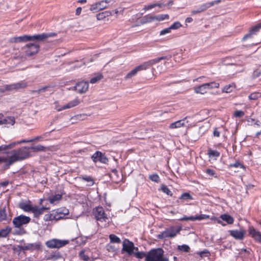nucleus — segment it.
Wrapping results in <instances>:
<instances>
[{"instance_id": "13", "label": "nucleus", "mask_w": 261, "mask_h": 261, "mask_svg": "<svg viewBox=\"0 0 261 261\" xmlns=\"http://www.w3.org/2000/svg\"><path fill=\"white\" fill-rule=\"evenodd\" d=\"M92 159L95 163L99 161L102 163L107 164L108 162V159L104 154L99 151H96L92 155Z\"/></svg>"}, {"instance_id": "59", "label": "nucleus", "mask_w": 261, "mask_h": 261, "mask_svg": "<svg viewBox=\"0 0 261 261\" xmlns=\"http://www.w3.org/2000/svg\"><path fill=\"white\" fill-rule=\"evenodd\" d=\"M76 119L79 120H84L86 117V115L84 114H80L74 116Z\"/></svg>"}, {"instance_id": "60", "label": "nucleus", "mask_w": 261, "mask_h": 261, "mask_svg": "<svg viewBox=\"0 0 261 261\" xmlns=\"http://www.w3.org/2000/svg\"><path fill=\"white\" fill-rule=\"evenodd\" d=\"M155 7V5L154 4H153L149 5L148 6H145L144 7V9L145 10H150L153 8H154Z\"/></svg>"}, {"instance_id": "32", "label": "nucleus", "mask_w": 261, "mask_h": 261, "mask_svg": "<svg viewBox=\"0 0 261 261\" xmlns=\"http://www.w3.org/2000/svg\"><path fill=\"white\" fill-rule=\"evenodd\" d=\"M208 154L210 158H215L216 159L220 156V152L217 150H213L211 149H209L208 150Z\"/></svg>"}, {"instance_id": "52", "label": "nucleus", "mask_w": 261, "mask_h": 261, "mask_svg": "<svg viewBox=\"0 0 261 261\" xmlns=\"http://www.w3.org/2000/svg\"><path fill=\"white\" fill-rule=\"evenodd\" d=\"M241 167V168H244V166L243 165H242L239 162L236 161L234 164H231L229 165V167Z\"/></svg>"}, {"instance_id": "28", "label": "nucleus", "mask_w": 261, "mask_h": 261, "mask_svg": "<svg viewBox=\"0 0 261 261\" xmlns=\"http://www.w3.org/2000/svg\"><path fill=\"white\" fill-rule=\"evenodd\" d=\"M220 218L223 220L226 221L228 224H231L234 221L233 218L230 215L227 214L221 215Z\"/></svg>"}, {"instance_id": "12", "label": "nucleus", "mask_w": 261, "mask_h": 261, "mask_svg": "<svg viewBox=\"0 0 261 261\" xmlns=\"http://www.w3.org/2000/svg\"><path fill=\"white\" fill-rule=\"evenodd\" d=\"M80 103V101L79 99L75 98L73 100L70 101L68 103L64 105L63 106H56V109L58 111H61L62 110L70 109L74 107H75L79 105Z\"/></svg>"}, {"instance_id": "22", "label": "nucleus", "mask_w": 261, "mask_h": 261, "mask_svg": "<svg viewBox=\"0 0 261 261\" xmlns=\"http://www.w3.org/2000/svg\"><path fill=\"white\" fill-rule=\"evenodd\" d=\"M221 2V0H216L214 1L211 2L206 3L205 4H204L200 6L199 7V9L201 11V12H203L205 11L208 8H210L211 7L213 6V5L215 4H218Z\"/></svg>"}, {"instance_id": "27", "label": "nucleus", "mask_w": 261, "mask_h": 261, "mask_svg": "<svg viewBox=\"0 0 261 261\" xmlns=\"http://www.w3.org/2000/svg\"><path fill=\"white\" fill-rule=\"evenodd\" d=\"M79 178L87 181L88 182L87 186H91L94 185V180L91 176L87 175H81L79 177Z\"/></svg>"}, {"instance_id": "11", "label": "nucleus", "mask_w": 261, "mask_h": 261, "mask_svg": "<svg viewBox=\"0 0 261 261\" xmlns=\"http://www.w3.org/2000/svg\"><path fill=\"white\" fill-rule=\"evenodd\" d=\"M89 88V83L88 82H80L77 83L73 88V89L77 92L82 94L87 92Z\"/></svg>"}, {"instance_id": "20", "label": "nucleus", "mask_w": 261, "mask_h": 261, "mask_svg": "<svg viewBox=\"0 0 261 261\" xmlns=\"http://www.w3.org/2000/svg\"><path fill=\"white\" fill-rule=\"evenodd\" d=\"M18 205L19 208L27 212H31L33 207V206L30 200L21 201L19 203Z\"/></svg>"}, {"instance_id": "23", "label": "nucleus", "mask_w": 261, "mask_h": 261, "mask_svg": "<svg viewBox=\"0 0 261 261\" xmlns=\"http://www.w3.org/2000/svg\"><path fill=\"white\" fill-rule=\"evenodd\" d=\"M15 123L14 118L13 117H7L3 119L0 120V125L10 124L13 125Z\"/></svg>"}, {"instance_id": "54", "label": "nucleus", "mask_w": 261, "mask_h": 261, "mask_svg": "<svg viewBox=\"0 0 261 261\" xmlns=\"http://www.w3.org/2000/svg\"><path fill=\"white\" fill-rule=\"evenodd\" d=\"M171 29L170 28H166L160 32V35H164L166 34L169 33L171 32Z\"/></svg>"}, {"instance_id": "17", "label": "nucleus", "mask_w": 261, "mask_h": 261, "mask_svg": "<svg viewBox=\"0 0 261 261\" xmlns=\"http://www.w3.org/2000/svg\"><path fill=\"white\" fill-rule=\"evenodd\" d=\"M260 29H261V23L252 27L250 29L249 32L243 37L242 39L243 41H245L248 38H251L253 35L259 31Z\"/></svg>"}, {"instance_id": "35", "label": "nucleus", "mask_w": 261, "mask_h": 261, "mask_svg": "<svg viewBox=\"0 0 261 261\" xmlns=\"http://www.w3.org/2000/svg\"><path fill=\"white\" fill-rule=\"evenodd\" d=\"M61 217H59L58 218H56L55 216H53L51 214H47L44 215V220L45 221H51L53 220H58L61 218Z\"/></svg>"}, {"instance_id": "55", "label": "nucleus", "mask_w": 261, "mask_h": 261, "mask_svg": "<svg viewBox=\"0 0 261 261\" xmlns=\"http://www.w3.org/2000/svg\"><path fill=\"white\" fill-rule=\"evenodd\" d=\"M261 75V70H255L253 72V78H256Z\"/></svg>"}, {"instance_id": "53", "label": "nucleus", "mask_w": 261, "mask_h": 261, "mask_svg": "<svg viewBox=\"0 0 261 261\" xmlns=\"http://www.w3.org/2000/svg\"><path fill=\"white\" fill-rule=\"evenodd\" d=\"M231 91H232V88H231V86L230 85L226 86L222 89V92H225V93H230Z\"/></svg>"}, {"instance_id": "37", "label": "nucleus", "mask_w": 261, "mask_h": 261, "mask_svg": "<svg viewBox=\"0 0 261 261\" xmlns=\"http://www.w3.org/2000/svg\"><path fill=\"white\" fill-rule=\"evenodd\" d=\"M7 213L6 207H4L0 210V222L7 220Z\"/></svg>"}, {"instance_id": "24", "label": "nucleus", "mask_w": 261, "mask_h": 261, "mask_svg": "<svg viewBox=\"0 0 261 261\" xmlns=\"http://www.w3.org/2000/svg\"><path fill=\"white\" fill-rule=\"evenodd\" d=\"M14 90H15L14 84L11 85H5L3 88H0V93H3L7 91H11Z\"/></svg>"}, {"instance_id": "63", "label": "nucleus", "mask_w": 261, "mask_h": 261, "mask_svg": "<svg viewBox=\"0 0 261 261\" xmlns=\"http://www.w3.org/2000/svg\"><path fill=\"white\" fill-rule=\"evenodd\" d=\"M204 84V86H205L206 89H212V88H211V83H205Z\"/></svg>"}, {"instance_id": "58", "label": "nucleus", "mask_w": 261, "mask_h": 261, "mask_svg": "<svg viewBox=\"0 0 261 261\" xmlns=\"http://www.w3.org/2000/svg\"><path fill=\"white\" fill-rule=\"evenodd\" d=\"M211 88H217L219 87V84L216 83L215 82H211Z\"/></svg>"}, {"instance_id": "14", "label": "nucleus", "mask_w": 261, "mask_h": 261, "mask_svg": "<svg viewBox=\"0 0 261 261\" xmlns=\"http://www.w3.org/2000/svg\"><path fill=\"white\" fill-rule=\"evenodd\" d=\"M134 248V245L133 243L127 239H125L123 241L122 251L127 252L129 255H132L134 252V251H133Z\"/></svg>"}, {"instance_id": "41", "label": "nucleus", "mask_w": 261, "mask_h": 261, "mask_svg": "<svg viewBox=\"0 0 261 261\" xmlns=\"http://www.w3.org/2000/svg\"><path fill=\"white\" fill-rule=\"evenodd\" d=\"M161 190L163 192L166 193L168 195L172 196V193L171 191L169 190V189L165 185H162L161 187Z\"/></svg>"}, {"instance_id": "18", "label": "nucleus", "mask_w": 261, "mask_h": 261, "mask_svg": "<svg viewBox=\"0 0 261 261\" xmlns=\"http://www.w3.org/2000/svg\"><path fill=\"white\" fill-rule=\"evenodd\" d=\"M187 118L188 117H186L183 119L171 123L169 125V128L171 129H175L185 126L186 123L189 122L187 120Z\"/></svg>"}, {"instance_id": "5", "label": "nucleus", "mask_w": 261, "mask_h": 261, "mask_svg": "<svg viewBox=\"0 0 261 261\" xmlns=\"http://www.w3.org/2000/svg\"><path fill=\"white\" fill-rule=\"evenodd\" d=\"M181 230V227L175 229L174 227H171L161 233L158 236L160 239H163L166 238H174Z\"/></svg>"}, {"instance_id": "3", "label": "nucleus", "mask_w": 261, "mask_h": 261, "mask_svg": "<svg viewBox=\"0 0 261 261\" xmlns=\"http://www.w3.org/2000/svg\"><path fill=\"white\" fill-rule=\"evenodd\" d=\"M165 58V57H161L143 63L142 64L137 66L134 69L129 72L125 76V79L127 80L132 78L133 76L136 75L139 71L146 70L153 64L159 62Z\"/></svg>"}, {"instance_id": "61", "label": "nucleus", "mask_w": 261, "mask_h": 261, "mask_svg": "<svg viewBox=\"0 0 261 261\" xmlns=\"http://www.w3.org/2000/svg\"><path fill=\"white\" fill-rule=\"evenodd\" d=\"M32 142V140H31V139L30 140H22L19 142H15V145L16 144H20V143H29V142Z\"/></svg>"}, {"instance_id": "26", "label": "nucleus", "mask_w": 261, "mask_h": 261, "mask_svg": "<svg viewBox=\"0 0 261 261\" xmlns=\"http://www.w3.org/2000/svg\"><path fill=\"white\" fill-rule=\"evenodd\" d=\"M206 90L207 89L204 84L194 88V91L196 93L204 94L206 93Z\"/></svg>"}, {"instance_id": "8", "label": "nucleus", "mask_w": 261, "mask_h": 261, "mask_svg": "<svg viewBox=\"0 0 261 261\" xmlns=\"http://www.w3.org/2000/svg\"><path fill=\"white\" fill-rule=\"evenodd\" d=\"M39 48L40 46L39 44L35 43L27 44L23 48V49L27 56L31 57L37 54L39 51Z\"/></svg>"}, {"instance_id": "39", "label": "nucleus", "mask_w": 261, "mask_h": 261, "mask_svg": "<svg viewBox=\"0 0 261 261\" xmlns=\"http://www.w3.org/2000/svg\"><path fill=\"white\" fill-rule=\"evenodd\" d=\"M15 145V143H12L9 145H2L0 146V151L6 150L14 147Z\"/></svg>"}, {"instance_id": "21", "label": "nucleus", "mask_w": 261, "mask_h": 261, "mask_svg": "<svg viewBox=\"0 0 261 261\" xmlns=\"http://www.w3.org/2000/svg\"><path fill=\"white\" fill-rule=\"evenodd\" d=\"M48 209V208L44 206L39 208L37 206H33L31 212L34 214V217H38L43 213L44 210Z\"/></svg>"}, {"instance_id": "57", "label": "nucleus", "mask_w": 261, "mask_h": 261, "mask_svg": "<svg viewBox=\"0 0 261 261\" xmlns=\"http://www.w3.org/2000/svg\"><path fill=\"white\" fill-rule=\"evenodd\" d=\"M206 131V128L204 126L200 127L199 128V135L201 136Z\"/></svg>"}, {"instance_id": "36", "label": "nucleus", "mask_w": 261, "mask_h": 261, "mask_svg": "<svg viewBox=\"0 0 261 261\" xmlns=\"http://www.w3.org/2000/svg\"><path fill=\"white\" fill-rule=\"evenodd\" d=\"M45 147L41 145H38L36 146H32L30 148L34 152L44 151Z\"/></svg>"}, {"instance_id": "33", "label": "nucleus", "mask_w": 261, "mask_h": 261, "mask_svg": "<svg viewBox=\"0 0 261 261\" xmlns=\"http://www.w3.org/2000/svg\"><path fill=\"white\" fill-rule=\"evenodd\" d=\"M11 229L10 227H6L0 230V238L6 237L10 232Z\"/></svg>"}, {"instance_id": "42", "label": "nucleus", "mask_w": 261, "mask_h": 261, "mask_svg": "<svg viewBox=\"0 0 261 261\" xmlns=\"http://www.w3.org/2000/svg\"><path fill=\"white\" fill-rule=\"evenodd\" d=\"M169 15L168 14H160L157 16H154L155 20L158 21H162L166 19L169 18Z\"/></svg>"}, {"instance_id": "56", "label": "nucleus", "mask_w": 261, "mask_h": 261, "mask_svg": "<svg viewBox=\"0 0 261 261\" xmlns=\"http://www.w3.org/2000/svg\"><path fill=\"white\" fill-rule=\"evenodd\" d=\"M181 221H188V220H191V221H194V218L193 216L191 217H184L180 219Z\"/></svg>"}, {"instance_id": "6", "label": "nucleus", "mask_w": 261, "mask_h": 261, "mask_svg": "<svg viewBox=\"0 0 261 261\" xmlns=\"http://www.w3.org/2000/svg\"><path fill=\"white\" fill-rule=\"evenodd\" d=\"M93 214L94 218L97 221L106 222L108 219L107 215L105 213L104 209L102 207H97L94 208Z\"/></svg>"}, {"instance_id": "64", "label": "nucleus", "mask_w": 261, "mask_h": 261, "mask_svg": "<svg viewBox=\"0 0 261 261\" xmlns=\"http://www.w3.org/2000/svg\"><path fill=\"white\" fill-rule=\"evenodd\" d=\"M82 12V8L81 7H78L76 10V14L79 15L81 14Z\"/></svg>"}, {"instance_id": "29", "label": "nucleus", "mask_w": 261, "mask_h": 261, "mask_svg": "<svg viewBox=\"0 0 261 261\" xmlns=\"http://www.w3.org/2000/svg\"><path fill=\"white\" fill-rule=\"evenodd\" d=\"M14 84L15 86V90L25 88L28 86L27 83L24 81H21L18 83H14Z\"/></svg>"}, {"instance_id": "2", "label": "nucleus", "mask_w": 261, "mask_h": 261, "mask_svg": "<svg viewBox=\"0 0 261 261\" xmlns=\"http://www.w3.org/2000/svg\"><path fill=\"white\" fill-rule=\"evenodd\" d=\"M56 35L55 33H43L41 34L35 35L33 36L24 35L19 37H12L10 39V42L12 43L26 42L28 41H43L46 39L54 37Z\"/></svg>"}, {"instance_id": "25", "label": "nucleus", "mask_w": 261, "mask_h": 261, "mask_svg": "<svg viewBox=\"0 0 261 261\" xmlns=\"http://www.w3.org/2000/svg\"><path fill=\"white\" fill-rule=\"evenodd\" d=\"M112 15V12L110 11H106L99 13L96 15V18L98 20H100Z\"/></svg>"}, {"instance_id": "40", "label": "nucleus", "mask_w": 261, "mask_h": 261, "mask_svg": "<svg viewBox=\"0 0 261 261\" xmlns=\"http://www.w3.org/2000/svg\"><path fill=\"white\" fill-rule=\"evenodd\" d=\"M155 20L154 16L147 15L143 17V20L144 23L150 22Z\"/></svg>"}, {"instance_id": "44", "label": "nucleus", "mask_w": 261, "mask_h": 261, "mask_svg": "<svg viewBox=\"0 0 261 261\" xmlns=\"http://www.w3.org/2000/svg\"><path fill=\"white\" fill-rule=\"evenodd\" d=\"M149 178L151 181L158 183L160 181V178L157 174H153L149 176Z\"/></svg>"}, {"instance_id": "46", "label": "nucleus", "mask_w": 261, "mask_h": 261, "mask_svg": "<svg viewBox=\"0 0 261 261\" xmlns=\"http://www.w3.org/2000/svg\"><path fill=\"white\" fill-rule=\"evenodd\" d=\"M178 249L185 252H188L190 250V247L187 245H179L178 246Z\"/></svg>"}, {"instance_id": "4", "label": "nucleus", "mask_w": 261, "mask_h": 261, "mask_svg": "<svg viewBox=\"0 0 261 261\" xmlns=\"http://www.w3.org/2000/svg\"><path fill=\"white\" fill-rule=\"evenodd\" d=\"M164 251L162 248H155L147 252L146 261H169L168 258L164 257Z\"/></svg>"}, {"instance_id": "31", "label": "nucleus", "mask_w": 261, "mask_h": 261, "mask_svg": "<svg viewBox=\"0 0 261 261\" xmlns=\"http://www.w3.org/2000/svg\"><path fill=\"white\" fill-rule=\"evenodd\" d=\"M103 77V75L101 73H97L95 74V76L92 77L90 80V83L91 84H95L100 80H101Z\"/></svg>"}, {"instance_id": "51", "label": "nucleus", "mask_w": 261, "mask_h": 261, "mask_svg": "<svg viewBox=\"0 0 261 261\" xmlns=\"http://www.w3.org/2000/svg\"><path fill=\"white\" fill-rule=\"evenodd\" d=\"M245 113L243 111L238 110L234 112L233 115L236 117L241 118L244 115Z\"/></svg>"}, {"instance_id": "16", "label": "nucleus", "mask_w": 261, "mask_h": 261, "mask_svg": "<svg viewBox=\"0 0 261 261\" xmlns=\"http://www.w3.org/2000/svg\"><path fill=\"white\" fill-rule=\"evenodd\" d=\"M230 234L237 240H242L244 239L245 234V230L241 229L240 230H232L229 231Z\"/></svg>"}, {"instance_id": "47", "label": "nucleus", "mask_w": 261, "mask_h": 261, "mask_svg": "<svg viewBox=\"0 0 261 261\" xmlns=\"http://www.w3.org/2000/svg\"><path fill=\"white\" fill-rule=\"evenodd\" d=\"M51 86H44L38 90H37V94H40L42 92H45L46 91H50Z\"/></svg>"}, {"instance_id": "49", "label": "nucleus", "mask_w": 261, "mask_h": 261, "mask_svg": "<svg viewBox=\"0 0 261 261\" xmlns=\"http://www.w3.org/2000/svg\"><path fill=\"white\" fill-rule=\"evenodd\" d=\"M182 25L181 24V23L178 22V21H176V22H175L174 23H173L170 27V29L171 30H176V29H179L180 27H181Z\"/></svg>"}, {"instance_id": "30", "label": "nucleus", "mask_w": 261, "mask_h": 261, "mask_svg": "<svg viewBox=\"0 0 261 261\" xmlns=\"http://www.w3.org/2000/svg\"><path fill=\"white\" fill-rule=\"evenodd\" d=\"M62 198V195L61 194H58L52 196H50L48 200L50 203H54L56 201H59Z\"/></svg>"}, {"instance_id": "1", "label": "nucleus", "mask_w": 261, "mask_h": 261, "mask_svg": "<svg viewBox=\"0 0 261 261\" xmlns=\"http://www.w3.org/2000/svg\"><path fill=\"white\" fill-rule=\"evenodd\" d=\"M30 148L23 147L17 150L11 151V155L9 157H6V164L5 165L6 169L14 164L15 162L25 159L30 156Z\"/></svg>"}, {"instance_id": "45", "label": "nucleus", "mask_w": 261, "mask_h": 261, "mask_svg": "<svg viewBox=\"0 0 261 261\" xmlns=\"http://www.w3.org/2000/svg\"><path fill=\"white\" fill-rule=\"evenodd\" d=\"M209 218H210L209 215H204V214H201L199 216H196L194 217V221L206 219Z\"/></svg>"}, {"instance_id": "62", "label": "nucleus", "mask_w": 261, "mask_h": 261, "mask_svg": "<svg viewBox=\"0 0 261 261\" xmlns=\"http://www.w3.org/2000/svg\"><path fill=\"white\" fill-rule=\"evenodd\" d=\"M214 136L217 137H219L220 136V132L217 130V129H215L213 132Z\"/></svg>"}, {"instance_id": "43", "label": "nucleus", "mask_w": 261, "mask_h": 261, "mask_svg": "<svg viewBox=\"0 0 261 261\" xmlns=\"http://www.w3.org/2000/svg\"><path fill=\"white\" fill-rule=\"evenodd\" d=\"M261 97V93L259 92H254L251 93L249 96V98L250 100H256L259 97Z\"/></svg>"}, {"instance_id": "7", "label": "nucleus", "mask_w": 261, "mask_h": 261, "mask_svg": "<svg viewBox=\"0 0 261 261\" xmlns=\"http://www.w3.org/2000/svg\"><path fill=\"white\" fill-rule=\"evenodd\" d=\"M111 2V1L108 0H103L97 2L91 6L90 10L93 13H96L99 11L107 8L109 6V4Z\"/></svg>"}, {"instance_id": "38", "label": "nucleus", "mask_w": 261, "mask_h": 261, "mask_svg": "<svg viewBox=\"0 0 261 261\" xmlns=\"http://www.w3.org/2000/svg\"><path fill=\"white\" fill-rule=\"evenodd\" d=\"M110 242L113 243H120L121 240L116 235L111 234L109 236Z\"/></svg>"}, {"instance_id": "19", "label": "nucleus", "mask_w": 261, "mask_h": 261, "mask_svg": "<svg viewBox=\"0 0 261 261\" xmlns=\"http://www.w3.org/2000/svg\"><path fill=\"white\" fill-rule=\"evenodd\" d=\"M40 248V244L39 243H35L32 244H28L20 247V248L22 250H31L33 251L34 250H38Z\"/></svg>"}, {"instance_id": "48", "label": "nucleus", "mask_w": 261, "mask_h": 261, "mask_svg": "<svg viewBox=\"0 0 261 261\" xmlns=\"http://www.w3.org/2000/svg\"><path fill=\"white\" fill-rule=\"evenodd\" d=\"M133 254H135V256L138 258H142L144 257H146L147 254L144 252H134Z\"/></svg>"}, {"instance_id": "50", "label": "nucleus", "mask_w": 261, "mask_h": 261, "mask_svg": "<svg viewBox=\"0 0 261 261\" xmlns=\"http://www.w3.org/2000/svg\"><path fill=\"white\" fill-rule=\"evenodd\" d=\"M180 199H184V200H188V199H192V197L189 193H185L182 194L180 196Z\"/></svg>"}, {"instance_id": "34", "label": "nucleus", "mask_w": 261, "mask_h": 261, "mask_svg": "<svg viewBox=\"0 0 261 261\" xmlns=\"http://www.w3.org/2000/svg\"><path fill=\"white\" fill-rule=\"evenodd\" d=\"M86 250H82L79 253V256L80 258L83 260L84 261H89L90 258L88 254H86Z\"/></svg>"}, {"instance_id": "15", "label": "nucleus", "mask_w": 261, "mask_h": 261, "mask_svg": "<svg viewBox=\"0 0 261 261\" xmlns=\"http://www.w3.org/2000/svg\"><path fill=\"white\" fill-rule=\"evenodd\" d=\"M249 233L252 238L257 242L261 243V232L256 230L253 227H250Z\"/></svg>"}, {"instance_id": "10", "label": "nucleus", "mask_w": 261, "mask_h": 261, "mask_svg": "<svg viewBox=\"0 0 261 261\" xmlns=\"http://www.w3.org/2000/svg\"><path fill=\"white\" fill-rule=\"evenodd\" d=\"M68 243V241H63L58 239H52L46 242V245L50 248H59Z\"/></svg>"}, {"instance_id": "9", "label": "nucleus", "mask_w": 261, "mask_h": 261, "mask_svg": "<svg viewBox=\"0 0 261 261\" xmlns=\"http://www.w3.org/2000/svg\"><path fill=\"white\" fill-rule=\"evenodd\" d=\"M30 220L29 217L21 215L13 219V224L15 227L19 228L21 226L29 223Z\"/></svg>"}]
</instances>
